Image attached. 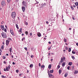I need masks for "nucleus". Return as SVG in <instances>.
Here are the masks:
<instances>
[{"label": "nucleus", "instance_id": "1", "mask_svg": "<svg viewBox=\"0 0 78 78\" xmlns=\"http://www.w3.org/2000/svg\"><path fill=\"white\" fill-rule=\"evenodd\" d=\"M16 12H14L12 13V14H11L12 17V18L13 19H15V18H16Z\"/></svg>", "mask_w": 78, "mask_h": 78}, {"label": "nucleus", "instance_id": "2", "mask_svg": "<svg viewBox=\"0 0 78 78\" xmlns=\"http://www.w3.org/2000/svg\"><path fill=\"white\" fill-rule=\"evenodd\" d=\"M1 35L4 38H6L7 37V35H6V34L5 33L2 32L1 33Z\"/></svg>", "mask_w": 78, "mask_h": 78}, {"label": "nucleus", "instance_id": "3", "mask_svg": "<svg viewBox=\"0 0 78 78\" xmlns=\"http://www.w3.org/2000/svg\"><path fill=\"white\" fill-rule=\"evenodd\" d=\"M22 4L23 6H25L26 7H27V3L25 1H23Z\"/></svg>", "mask_w": 78, "mask_h": 78}, {"label": "nucleus", "instance_id": "4", "mask_svg": "<svg viewBox=\"0 0 78 78\" xmlns=\"http://www.w3.org/2000/svg\"><path fill=\"white\" fill-rule=\"evenodd\" d=\"M10 31L12 35L13 36L14 35V32L13 31V30L11 28L10 29Z\"/></svg>", "mask_w": 78, "mask_h": 78}, {"label": "nucleus", "instance_id": "5", "mask_svg": "<svg viewBox=\"0 0 78 78\" xmlns=\"http://www.w3.org/2000/svg\"><path fill=\"white\" fill-rule=\"evenodd\" d=\"M63 62H64V61H63V60H62V58H61L60 61V62H59L58 63L59 65H61V64H62V63Z\"/></svg>", "mask_w": 78, "mask_h": 78}, {"label": "nucleus", "instance_id": "6", "mask_svg": "<svg viewBox=\"0 0 78 78\" xmlns=\"http://www.w3.org/2000/svg\"><path fill=\"white\" fill-rule=\"evenodd\" d=\"M1 4L2 5V6H4V5H5V1H2L1 2Z\"/></svg>", "mask_w": 78, "mask_h": 78}, {"label": "nucleus", "instance_id": "7", "mask_svg": "<svg viewBox=\"0 0 78 78\" xmlns=\"http://www.w3.org/2000/svg\"><path fill=\"white\" fill-rule=\"evenodd\" d=\"M10 41L8 40H6V44L7 46L9 44V42Z\"/></svg>", "mask_w": 78, "mask_h": 78}, {"label": "nucleus", "instance_id": "8", "mask_svg": "<svg viewBox=\"0 0 78 78\" xmlns=\"http://www.w3.org/2000/svg\"><path fill=\"white\" fill-rule=\"evenodd\" d=\"M48 75L49 76V77H51V76H52V78L54 77V76L52 75L51 74V73H48Z\"/></svg>", "mask_w": 78, "mask_h": 78}, {"label": "nucleus", "instance_id": "9", "mask_svg": "<svg viewBox=\"0 0 78 78\" xmlns=\"http://www.w3.org/2000/svg\"><path fill=\"white\" fill-rule=\"evenodd\" d=\"M22 9L23 10V11L24 12L25 11V6H23L22 7Z\"/></svg>", "mask_w": 78, "mask_h": 78}, {"label": "nucleus", "instance_id": "10", "mask_svg": "<svg viewBox=\"0 0 78 78\" xmlns=\"http://www.w3.org/2000/svg\"><path fill=\"white\" fill-rule=\"evenodd\" d=\"M1 28L2 29V30H4L5 28H4V26L1 25Z\"/></svg>", "mask_w": 78, "mask_h": 78}, {"label": "nucleus", "instance_id": "11", "mask_svg": "<svg viewBox=\"0 0 78 78\" xmlns=\"http://www.w3.org/2000/svg\"><path fill=\"white\" fill-rule=\"evenodd\" d=\"M37 36L38 37H41V34L40 32H38L37 34Z\"/></svg>", "mask_w": 78, "mask_h": 78}, {"label": "nucleus", "instance_id": "12", "mask_svg": "<svg viewBox=\"0 0 78 78\" xmlns=\"http://www.w3.org/2000/svg\"><path fill=\"white\" fill-rule=\"evenodd\" d=\"M67 75H68V73H66L65 74V77H67Z\"/></svg>", "mask_w": 78, "mask_h": 78}, {"label": "nucleus", "instance_id": "13", "mask_svg": "<svg viewBox=\"0 0 78 78\" xmlns=\"http://www.w3.org/2000/svg\"><path fill=\"white\" fill-rule=\"evenodd\" d=\"M65 65H66V63L65 62L63 63H62V67H64V66H65Z\"/></svg>", "mask_w": 78, "mask_h": 78}, {"label": "nucleus", "instance_id": "14", "mask_svg": "<svg viewBox=\"0 0 78 78\" xmlns=\"http://www.w3.org/2000/svg\"><path fill=\"white\" fill-rule=\"evenodd\" d=\"M78 73V70H76L75 71V72H74V74H77V73Z\"/></svg>", "mask_w": 78, "mask_h": 78}, {"label": "nucleus", "instance_id": "15", "mask_svg": "<svg viewBox=\"0 0 78 78\" xmlns=\"http://www.w3.org/2000/svg\"><path fill=\"white\" fill-rule=\"evenodd\" d=\"M58 72L59 73V75H60L61 74V73L62 72V71H61V69H60L59 71H58Z\"/></svg>", "mask_w": 78, "mask_h": 78}, {"label": "nucleus", "instance_id": "16", "mask_svg": "<svg viewBox=\"0 0 78 78\" xmlns=\"http://www.w3.org/2000/svg\"><path fill=\"white\" fill-rule=\"evenodd\" d=\"M53 71H54V70H53V69H52V70H51L49 72V73H53Z\"/></svg>", "mask_w": 78, "mask_h": 78}, {"label": "nucleus", "instance_id": "17", "mask_svg": "<svg viewBox=\"0 0 78 78\" xmlns=\"http://www.w3.org/2000/svg\"><path fill=\"white\" fill-rule=\"evenodd\" d=\"M6 69L7 71H9V69L8 66H6Z\"/></svg>", "mask_w": 78, "mask_h": 78}, {"label": "nucleus", "instance_id": "18", "mask_svg": "<svg viewBox=\"0 0 78 78\" xmlns=\"http://www.w3.org/2000/svg\"><path fill=\"white\" fill-rule=\"evenodd\" d=\"M51 64L49 65L48 66L49 69H51Z\"/></svg>", "mask_w": 78, "mask_h": 78}, {"label": "nucleus", "instance_id": "19", "mask_svg": "<svg viewBox=\"0 0 78 78\" xmlns=\"http://www.w3.org/2000/svg\"><path fill=\"white\" fill-rule=\"evenodd\" d=\"M72 62H69V63H68V65H69V66H71L72 65Z\"/></svg>", "mask_w": 78, "mask_h": 78}, {"label": "nucleus", "instance_id": "20", "mask_svg": "<svg viewBox=\"0 0 78 78\" xmlns=\"http://www.w3.org/2000/svg\"><path fill=\"white\" fill-rule=\"evenodd\" d=\"M22 28H20V30L19 31V32L22 33Z\"/></svg>", "mask_w": 78, "mask_h": 78}, {"label": "nucleus", "instance_id": "21", "mask_svg": "<svg viewBox=\"0 0 78 78\" xmlns=\"http://www.w3.org/2000/svg\"><path fill=\"white\" fill-rule=\"evenodd\" d=\"M75 5L76 6H78V2H77L76 3H75Z\"/></svg>", "mask_w": 78, "mask_h": 78}, {"label": "nucleus", "instance_id": "22", "mask_svg": "<svg viewBox=\"0 0 78 78\" xmlns=\"http://www.w3.org/2000/svg\"><path fill=\"white\" fill-rule=\"evenodd\" d=\"M9 51L10 52V53H11V52L12 51V48H10L9 49Z\"/></svg>", "mask_w": 78, "mask_h": 78}, {"label": "nucleus", "instance_id": "23", "mask_svg": "<svg viewBox=\"0 0 78 78\" xmlns=\"http://www.w3.org/2000/svg\"><path fill=\"white\" fill-rule=\"evenodd\" d=\"M62 58V60L63 61H64V60H65L66 59V58L64 57L63 58Z\"/></svg>", "mask_w": 78, "mask_h": 78}, {"label": "nucleus", "instance_id": "24", "mask_svg": "<svg viewBox=\"0 0 78 78\" xmlns=\"http://www.w3.org/2000/svg\"><path fill=\"white\" fill-rule=\"evenodd\" d=\"M41 68H44V67H45V66L44 65H42L41 66Z\"/></svg>", "mask_w": 78, "mask_h": 78}, {"label": "nucleus", "instance_id": "25", "mask_svg": "<svg viewBox=\"0 0 78 78\" xmlns=\"http://www.w3.org/2000/svg\"><path fill=\"white\" fill-rule=\"evenodd\" d=\"M64 41L65 42H67V40L65 38H64Z\"/></svg>", "mask_w": 78, "mask_h": 78}, {"label": "nucleus", "instance_id": "26", "mask_svg": "<svg viewBox=\"0 0 78 78\" xmlns=\"http://www.w3.org/2000/svg\"><path fill=\"white\" fill-rule=\"evenodd\" d=\"M16 27L17 29H19V27L18 26V25L17 24H16Z\"/></svg>", "mask_w": 78, "mask_h": 78}, {"label": "nucleus", "instance_id": "27", "mask_svg": "<svg viewBox=\"0 0 78 78\" xmlns=\"http://www.w3.org/2000/svg\"><path fill=\"white\" fill-rule=\"evenodd\" d=\"M33 65L32 64H31L30 66V67H33Z\"/></svg>", "mask_w": 78, "mask_h": 78}, {"label": "nucleus", "instance_id": "28", "mask_svg": "<svg viewBox=\"0 0 78 78\" xmlns=\"http://www.w3.org/2000/svg\"><path fill=\"white\" fill-rule=\"evenodd\" d=\"M71 51V48H69V49L68 51H69V52H70Z\"/></svg>", "mask_w": 78, "mask_h": 78}, {"label": "nucleus", "instance_id": "29", "mask_svg": "<svg viewBox=\"0 0 78 78\" xmlns=\"http://www.w3.org/2000/svg\"><path fill=\"white\" fill-rule=\"evenodd\" d=\"M2 58L4 59H5L6 58V57H5V56H3Z\"/></svg>", "mask_w": 78, "mask_h": 78}, {"label": "nucleus", "instance_id": "30", "mask_svg": "<svg viewBox=\"0 0 78 78\" xmlns=\"http://www.w3.org/2000/svg\"><path fill=\"white\" fill-rule=\"evenodd\" d=\"M8 68L9 69H9H10V68H11V66L10 65H9L8 66Z\"/></svg>", "mask_w": 78, "mask_h": 78}, {"label": "nucleus", "instance_id": "31", "mask_svg": "<svg viewBox=\"0 0 78 78\" xmlns=\"http://www.w3.org/2000/svg\"><path fill=\"white\" fill-rule=\"evenodd\" d=\"M46 5V3H44V4H43V6H45Z\"/></svg>", "mask_w": 78, "mask_h": 78}, {"label": "nucleus", "instance_id": "32", "mask_svg": "<svg viewBox=\"0 0 78 78\" xmlns=\"http://www.w3.org/2000/svg\"><path fill=\"white\" fill-rule=\"evenodd\" d=\"M7 0L8 2V3H9L11 1V0Z\"/></svg>", "mask_w": 78, "mask_h": 78}, {"label": "nucleus", "instance_id": "33", "mask_svg": "<svg viewBox=\"0 0 78 78\" xmlns=\"http://www.w3.org/2000/svg\"><path fill=\"white\" fill-rule=\"evenodd\" d=\"M25 33L26 34H27H27H28V32L27 31H26L25 32Z\"/></svg>", "mask_w": 78, "mask_h": 78}, {"label": "nucleus", "instance_id": "34", "mask_svg": "<svg viewBox=\"0 0 78 78\" xmlns=\"http://www.w3.org/2000/svg\"><path fill=\"white\" fill-rule=\"evenodd\" d=\"M71 8L72 9V10H74V9H73V6H71Z\"/></svg>", "mask_w": 78, "mask_h": 78}, {"label": "nucleus", "instance_id": "35", "mask_svg": "<svg viewBox=\"0 0 78 78\" xmlns=\"http://www.w3.org/2000/svg\"><path fill=\"white\" fill-rule=\"evenodd\" d=\"M3 48H4V45H2L1 47V48L2 49H3Z\"/></svg>", "mask_w": 78, "mask_h": 78}, {"label": "nucleus", "instance_id": "36", "mask_svg": "<svg viewBox=\"0 0 78 78\" xmlns=\"http://www.w3.org/2000/svg\"><path fill=\"white\" fill-rule=\"evenodd\" d=\"M72 59H75V57H74V56H72Z\"/></svg>", "mask_w": 78, "mask_h": 78}, {"label": "nucleus", "instance_id": "37", "mask_svg": "<svg viewBox=\"0 0 78 78\" xmlns=\"http://www.w3.org/2000/svg\"><path fill=\"white\" fill-rule=\"evenodd\" d=\"M24 39H25V37H24L22 39V41H23V40H24Z\"/></svg>", "mask_w": 78, "mask_h": 78}, {"label": "nucleus", "instance_id": "38", "mask_svg": "<svg viewBox=\"0 0 78 78\" xmlns=\"http://www.w3.org/2000/svg\"><path fill=\"white\" fill-rule=\"evenodd\" d=\"M72 53H73V54H75V52L73 51H72Z\"/></svg>", "mask_w": 78, "mask_h": 78}, {"label": "nucleus", "instance_id": "39", "mask_svg": "<svg viewBox=\"0 0 78 78\" xmlns=\"http://www.w3.org/2000/svg\"><path fill=\"white\" fill-rule=\"evenodd\" d=\"M68 70H69V69H70V66H69L67 67V68Z\"/></svg>", "mask_w": 78, "mask_h": 78}, {"label": "nucleus", "instance_id": "40", "mask_svg": "<svg viewBox=\"0 0 78 78\" xmlns=\"http://www.w3.org/2000/svg\"><path fill=\"white\" fill-rule=\"evenodd\" d=\"M65 48H66V50H68V48L67 47H66Z\"/></svg>", "mask_w": 78, "mask_h": 78}, {"label": "nucleus", "instance_id": "41", "mask_svg": "<svg viewBox=\"0 0 78 78\" xmlns=\"http://www.w3.org/2000/svg\"><path fill=\"white\" fill-rule=\"evenodd\" d=\"M4 31L5 32H6V31H7L6 29H5Z\"/></svg>", "mask_w": 78, "mask_h": 78}, {"label": "nucleus", "instance_id": "42", "mask_svg": "<svg viewBox=\"0 0 78 78\" xmlns=\"http://www.w3.org/2000/svg\"><path fill=\"white\" fill-rule=\"evenodd\" d=\"M24 49H25V50H26V51H27V48L25 47L24 48Z\"/></svg>", "mask_w": 78, "mask_h": 78}, {"label": "nucleus", "instance_id": "43", "mask_svg": "<svg viewBox=\"0 0 78 78\" xmlns=\"http://www.w3.org/2000/svg\"><path fill=\"white\" fill-rule=\"evenodd\" d=\"M16 73H18V72H19V70H16Z\"/></svg>", "mask_w": 78, "mask_h": 78}, {"label": "nucleus", "instance_id": "44", "mask_svg": "<svg viewBox=\"0 0 78 78\" xmlns=\"http://www.w3.org/2000/svg\"><path fill=\"white\" fill-rule=\"evenodd\" d=\"M34 56H33V55H31V58H33Z\"/></svg>", "mask_w": 78, "mask_h": 78}, {"label": "nucleus", "instance_id": "45", "mask_svg": "<svg viewBox=\"0 0 78 78\" xmlns=\"http://www.w3.org/2000/svg\"><path fill=\"white\" fill-rule=\"evenodd\" d=\"M25 25H28V23L27 22H26L25 23Z\"/></svg>", "mask_w": 78, "mask_h": 78}, {"label": "nucleus", "instance_id": "46", "mask_svg": "<svg viewBox=\"0 0 78 78\" xmlns=\"http://www.w3.org/2000/svg\"><path fill=\"white\" fill-rule=\"evenodd\" d=\"M30 35L31 36H32V33H30Z\"/></svg>", "mask_w": 78, "mask_h": 78}, {"label": "nucleus", "instance_id": "47", "mask_svg": "<svg viewBox=\"0 0 78 78\" xmlns=\"http://www.w3.org/2000/svg\"><path fill=\"white\" fill-rule=\"evenodd\" d=\"M2 51L1 49L0 48V53H2Z\"/></svg>", "mask_w": 78, "mask_h": 78}, {"label": "nucleus", "instance_id": "48", "mask_svg": "<svg viewBox=\"0 0 78 78\" xmlns=\"http://www.w3.org/2000/svg\"><path fill=\"white\" fill-rule=\"evenodd\" d=\"M39 67H41V63H39Z\"/></svg>", "mask_w": 78, "mask_h": 78}, {"label": "nucleus", "instance_id": "49", "mask_svg": "<svg viewBox=\"0 0 78 78\" xmlns=\"http://www.w3.org/2000/svg\"><path fill=\"white\" fill-rule=\"evenodd\" d=\"M57 67L58 68H60V66L59 65H58Z\"/></svg>", "mask_w": 78, "mask_h": 78}, {"label": "nucleus", "instance_id": "50", "mask_svg": "<svg viewBox=\"0 0 78 78\" xmlns=\"http://www.w3.org/2000/svg\"><path fill=\"white\" fill-rule=\"evenodd\" d=\"M3 62H4V64H6V62H5V61H4Z\"/></svg>", "mask_w": 78, "mask_h": 78}, {"label": "nucleus", "instance_id": "51", "mask_svg": "<svg viewBox=\"0 0 78 78\" xmlns=\"http://www.w3.org/2000/svg\"><path fill=\"white\" fill-rule=\"evenodd\" d=\"M27 73H29V71H28V70H27Z\"/></svg>", "mask_w": 78, "mask_h": 78}, {"label": "nucleus", "instance_id": "52", "mask_svg": "<svg viewBox=\"0 0 78 78\" xmlns=\"http://www.w3.org/2000/svg\"><path fill=\"white\" fill-rule=\"evenodd\" d=\"M50 49H51V48H48V50H50Z\"/></svg>", "mask_w": 78, "mask_h": 78}, {"label": "nucleus", "instance_id": "53", "mask_svg": "<svg viewBox=\"0 0 78 78\" xmlns=\"http://www.w3.org/2000/svg\"><path fill=\"white\" fill-rule=\"evenodd\" d=\"M12 64H14V65H15V64H16V63H15L14 62H12Z\"/></svg>", "mask_w": 78, "mask_h": 78}, {"label": "nucleus", "instance_id": "54", "mask_svg": "<svg viewBox=\"0 0 78 78\" xmlns=\"http://www.w3.org/2000/svg\"><path fill=\"white\" fill-rule=\"evenodd\" d=\"M76 45H77V46H78V43H76Z\"/></svg>", "mask_w": 78, "mask_h": 78}, {"label": "nucleus", "instance_id": "55", "mask_svg": "<svg viewBox=\"0 0 78 78\" xmlns=\"http://www.w3.org/2000/svg\"><path fill=\"white\" fill-rule=\"evenodd\" d=\"M73 7H74V8H75L76 7V6H75V5H73Z\"/></svg>", "mask_w": 78, "mask_h": 78}, {"label": "nucleus", "instance_id": "56", "mask_svg": "<svg viewBox=\"0 0 78 78\" xmlns=\"http://www.w3.org/2000/svg\"><path fill=\"white\" fill-rule=\"evenodd\" d=\"M9 40V41H11V39L10 38H9L8 39Z\"/></svg>", "mask_w": 78, "mask_h": 78}, {"label": "nucleus", "instance_id": "57", "mask_svg": "<svg viewBox=\"0 0 78 78\" xmlns=\"http://www.w3.org/2000/svg\"><path fill=\"white\" fill-rule=\"evenodd\" d=\"M72 19H73V20H75V18H74V17H73V16Z\"/></svg>", "mask_w": 78, "mask_h": 78}, {"label": "nucleus", "instance_id": "58", "mask_svg": "<svg viewBox=\"0 0 78 78\" xmlns=\"http://www.w3.org/2000/svg\"><path fill=\"white\" fill-rule=\"evenodd\" d=\"M2 78H4V77H5V76H2Z\"/></svg>", "mask_w": 78, "mask_h": 78}, {"label": "nucleus", "instance_id": "59", "mask_svg": "<svg viewBox=\"0 0 78 78\" xmlns=\"http://www.w3.org/2000/svg\"><path fill=\"white\" fill-rule=\"evenodd\" d=\"M22 74H20V76H22Z\"/></svg>", "mask_w": 78, "mask_h": 78}, {"label": "nucleus", "instance_id": "60", "mask_svg": "<svg viewBox=\"0 0 78 78\" xmlns=\"http://www.w3.org/2000/svg\"><path fill=\"white\" fill-rule=\"evenodd\" d=\"M4 71H6V69H5V68H4Z\"/></svg>", "mask_w": 78, "mask_h": 78}, {"label": "nucleus", "instance_id": "61", "mask_svg": "<svg viewBox=\"0 0 78 78\" xmlns=\"http://www.w3.org/2000/svg\"><path fill=\"white\" fill-rule=\"evenodd\" d=\"M48 43H49V44H51V42L49 41L48 42Z\"/></svg>", "mask_w": 78, "mask_h": 78}, {"label": "nucleus", "instance_id": "62", "mask_svg": "<svg viewBox=\"0 0 78 78\" xmlns=\"http://www.w3.org/2000/svg\"><path fill=\"white\" fill-rule=\"evenodd\" d=\"M23 78H27V76H24V77Z\"/></svg>", "mask_w": 78, "mask_h": 78}, {"label": "nucleus", "instance_id": "63", "mask_svg": "<svg viewBox=\"0 0 78 78\" xmlns=\"http://www.w3.org/2000/svg\"><path fill=\"white\" fill-rule=\"evenodd\" d=\"M46 23L48 24V21H46Z\"/></svg>", "mask_w": 78, "mask_h": 78}, {"label": "nucleus", "instance_id": "64", "mask_svg": "<svg viewBox=\"0 0 78 78\" xmlns=\"http://www.w3.org/2000/svg\"><path fill=\"white\" fill-rule=\"evenodd\" d=\"M51 61H53V59H51Z\"/></svg>", "mask_w": 78, "mask_h": 78}]
</instances>
